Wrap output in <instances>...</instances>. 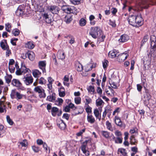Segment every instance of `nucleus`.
I'll return each mask as SVG.
<instances>
[{"mask_svg": "<svg viewBox=\"0 0 156 156\" xmlns=\"http://www.w3.org/2000/svg\"><path fill=\"white\" fill-rule=\"evenodd\" d=\"M89 34L94 39L98 38L100 41H103L105 37L103 32L98 27H91Z\"/></svg>", "mask_w": 156, "mask_h": 156, "instance_id": "obj_1", "label": "nucleus"}, {"mask_svg": "<svg viewBox=\"0 0 156 156\" xmlns=\"http://www.w3.org/2000/svg\"><path fill=\"white\" fill-rule=\"evenodd\" d=\"M156 3V0H139L138 5L141 8L147 9Z\"/></svg>", "mask_w": 156, "mask_h": 156, "instance_id": "obj_2", "label": "nucleus"}, {"mask_svg": "<svg viewBox=\"0 0 156 156\" xmlns=\"http://www.w3.org/2000/svg\"><path fill=\"white\" fill-rule=\"evenodd\" d=\"M61 9L63 11L68 14L72 13L76 14L78 12L77 9L74 6L63 5Z\"/></svg>", "mask_w": 156, "mask_h": 156, "instance_id": "obj_3", "label": "nucleus"}, {"mask_svg": "<svg viewBox=\"0 0 156 156\" xmlns=\"http://www.w3.org/2000/svg\"><path fill=\"white\" fill-rule=\"evenodd\" d=\"M150 40L151 49L150 54L152 55L153 53L156 51V36L153 35H151Z\"/></svg>", "mask_w": 156, "mask_h": 156, "instance_id": "obj_4", "label": "nucleus"}, {"mask_svg": "<svg viewBox=\"0 0 156 156\" xmlns=\"http://www.w3.org/2000/svg\"><path fill=\"white\" fill-rule=\"evenodd\" d=\"M34 91L38 93L39 96L40 98H44L46 96L44 90L41 86H37L35 87L34 89Z\"/></svg>", "mask_w": 156, "mask_h": 156, "instance_id": "obj_5", "label": "nucleus"}, {"mask_svg": "<svg viewBox=\"0 0 156 156\" xmlns=\"http://www.w3.org/2000/svg\"><path fill=\"white\" fill-rule=\"evenodd\" d=\"M33 80L32 76L30 75H26L23 78V81L27 85L31 84L33 82Z\"/></svg>", "mask_w": 156, "mask_h": 156, "instance_id": "obj_6", "label": "nucleus"}, {"mask_svg": "<svg viewBox=\"0 0 156 156\" xmlns=\"http://www.w3.org/2000/svg\"><path fill=\"white\" fill-rule=\"evenodd\" d=\"M49 11L53 14H57L60 11V8L57 6L51 5L48 8Z\"/></svg>", "mask_w": 156, "mask_h": 156, "instance_id": "obj_7", "label": "nucleus"}, {"mask_svg": "<svg viewBox=\"0 0 156 156\" xmlns=\"http://www.w3.org/2000/svg\"><path fill=\"white\" fill-rule=\"evenodd\" d=\"M30 70L28 68H27L25 66H22L20 69L17 70L16 73L17 75H20L24 73H25L27 72L29 73Z\"/></svg>", "mask_w": 156, "mask_h": 156, "instance_id": "obj_8", "label": "nucleus"}, {"mask_svg": "<svg viewBox=\"0 0 156 156\" xmlns=\"http://www.w3.org/2000/svg\"><path fill=\"white\" fill-rule=\"evenodd\" d=\"M128 56V55L126 51L124 53L118 55L117 60L119 62H123L127 58Z\"/></svg>", "mask_w": 156, "mask_h": 156, "instance_id": "obj_9", "label": "nucleus"}, {"mask_svg": "<svg viewBox=\"0 0 156 156\" xmlns=\"http://www.w3.org/2000/svg\"><path fill=\"white\" fill-rule=\"evenodd\" d=\"M136 16H134L133 15H130L128 19V20L129 23L131 25L135 27L136 25Z\"/></svg>", "mask_w": 156, "mask_h": 156, "instance_id": "obj_10", "label": "nucleus"}, {"mask_svg": "<svg viewBox=\"0 0 156 156\" xmlns=\"http://www.w3.org/2000/svg\"><path fill=\"white\" fill-rule=\"evenodd\" d=\"M4 99L3 101H1L0 100V113H2L4 112L5 113L6 112V110L5 108V105L4 104V102L5 101V98L4 96H3L2 99Z\"/></svg>", "mask_w": 156, "mask_h": 156, "instance_id": "obj_11", "label": "nucleus"}, {"mask_svg": "<svg viewBox=\"0 0 156 156\" xmlns=\"http://www.w3.org/2000/svg\"><path fill=\"white\" fill-rule=\"evenodd\" d=\"M46 63L45 61H40L38 62V67L40 69L42 70L43 73L46 72Z\"/></svg>", "mask_w": 156, "mask_h": 156, "instance_id": "obj_12", "label": "nucleus"}, {"mask_svg": "<svg viewBox=\"0 0 156 156\" xmlns=\"http://www.w3.org/2000/svg\"><path fill=\"white\" fill-rule=\"evenodd\" d=\"M143 19L140 15H137L136 16V25L135 27H138L141 26L143 24Z\"/></svg>", "mask_w": 156, "mask_h": 156, "instance_id": "obj_13", "label": "nucleus"}, {"mask_svg": "<svg viewBox=\"0 0 156 156\" xmlns=\"http://www.w3.org/2000/svg\"><path fill=\"white\" fill-rule=\"evenodd\" d=\"M43 17L44 20L47 23H51L52 22V19L47 13H44L43 15Z\"/></svg>", "mask_w": 156, "mask_h": 156, "instance_id": "obj_14", "label": "nucleus"}, {"mask_svg": "<svg viewBox=\"0 0 156 156\" xmlns=\"http://www.w3.org/2000/svg\"><path fill=\"white\" fill-rule=\"evenodd\" d=\"M0 46L2 49L4 50H5V49L8 48L9 46L7 44L6 40L4 39L1 42Z\"/></svg>", "mask_w": 156, "mask_h": 156, "instance_id": "obj_15", "label": "nucleus"}, {"mask_svg": "<svg viewBox=\"0 0 156 156\" xmlns=\"http://www.w3.org/2000/svg\"><path fill=\"white\" fill-rule=\"evenodd\" d=\"M12 84L13 86L18 87H20L22 85V83L19 80L16 79H13L12 80Z\"/></svg>", "mask_w": 156, "mask_h": 156, "instance_id": "obj_16", "label": "nucleus"}, {"mask_svg": "<svg viewBox=\"0 0 156 156\" xmlns=\"http://www.w3.org/2000/svg\"><path fill=\"white\" fill-rule=\"evenodd\" d=\"M118 55V53L115 49H113L110 51L108 54L109 57L112 58L117 57Z\"/></svg>", "mask_w": 156, "mask_h": 156, "instance_id": "obj_17", "label": "nucleus"}, {"mask_svg": "<svg viewBox=\"0 0 156 156\" xmlns=\"http://www.w3.org/2000/svg\"><path fill=\"white\" fill-rule=\"evenodd\" d=\"M114 121L115 124L118 126L122 127L123 123L120 118L117 116H115Z\"/></svg>", "mask_w": 156, "mask_h": 156, "instance_id": "obj_18", "label": "nucleus"}, {"mask_svg": "<svg viewBox=\"0 0 156 156\" xmlns=\"http://www.w3.org/2000/svg\"><path fill=\"white\" fill-rule=\"evenodd\" d=\"M129 39V37L126 34H123L121 35L119 41L120 42H126Z\"/></svg>", "mask_w": 156, "mask_h": 156, "instance_id": "obj_19", "label": "nucleus"}, {"mask_svg": "<svg viewBox=\"0 0 156 156\" xmlns=\"http://www.w3.org/2000/svg\"><path fill=\"white\" fill-rule=\"evenodd\" d=\"M59 95L60 97H64L66 95L65 90L64 88L62 86L58 88Z\"/></svg>", "mask_w": 156, "mask_h": 156, "instance_id": "obj_20", "label": "nucleus"}, {"mask_svg": "<svg viewBox=\"0 0 156 156\" xmlns=\"http://www.w3.org/2000/svg\"><path fill=\"white\" fill-rule=\"evenodd\" d=\"M87 145H86L82 144L81 147V149L83 153L85 154L86 156H88L90 155L89 151L86 149Z\"/></svg>", "mask_w": 156, "mask_h": 156, "instance_id": "obj_21", "label": "nucleus"}, {"mask_svg": "<svg viewBox=\"0 0 156 156\" xmlns=\"http://www.w3.org/2000/svg\"><path fill=\"white\" fill-rule=\"evenodd\" d=\"M73 19L69 14L66 15L64 19V21L67 24H69L72 21Z\"/></svg>", "mask_w": 156, "mask_h": 156, "instance_id": "obj_22", "label": "nucleus"}, {"mask_svg": "<svg viewBox=\"0 0 156 156\" xmlns=\"http://www.w3.org/2000/svg\"><path fill=\"white\" fill-rule=\"evenodd\" d=\"M27 55L28 58L31 61H33L34 60L35 57L34 53L33 51H29L27 53Z\"/></svg>", "mask_w": 156, "mask_h": 156, "instance_id": "obj_23", "label": "nucleus"}, {"mask_svg": "<svg viewBox=\"0 0 156 156\" xmlns=\"http://www.w3.org/2000/svg\"><path fill=\"white\" fill-rule=\"evenodd\" d=\"M32 74L34 77L38 79V78L40 76L41 74V73L38 70L35 69L33 71Z\"/></svg>", "mask_w": 156, "mask_h": 156, "instance_id": "obj_24", "label": "nucleus"}, {"mask_svg": "<svg viewBox=\"0 0 156 156\" xmlns=\"http://www.w3.org/2000/svg\"><path fill=\"white\" fill-rule=\"evenodd\" d=\"M96 104L97 107H101L103 106L104 102L101 98H98L96 100Z\"/></svg>", "mask_w": 156, "mask_h": 156, "instance_id": "obj_25", "label": "nucleus"}, {"mask_svg": "<svg viewBox=\"0 0 156 156\" xmlns=\"http://www.w3.org/2000/svg\"><path fill=\"white\" fill-rule=\"evenodd\" d=\"M87 120L88 122L91 124L94 123L95 121V119L91 115H87Z\"/></svg>", "mask_w": 156, "mask_h": 156, "instance_id": "obj_26", "label": "nucleus"}, {"mask_svg": "<svg viewBox=\"0 0 156 156\" xmlns=\"http://www.w3.org/2000/svg\"><path fill=\"white\" fill-rule=\"evenodd\" d=\"M75 65L76 70L78 71L81 72L83 70V66L79 62H76Z\"/></svg>", "mask_w": 156, "mask_h": 156, "instance_id": "obj_27", "label": "nucleus"}, {"mask_svg": "<svg viewBox=\"0 0 156 156\" xmlns=\"http://www.w3.org/2000/svg\"><path fill=\"white\" fill-rule=\"evenodd\" d=\"M57 125L58 127L62 130H63L65 129L66 127V124L64 122L63 120H61L59 123L57 124Z\"/></svg>", "mask_w": 156, "mask_h": 156, "instance_id": "obj_28", "label": "nucleus"}, {"mask_svg": "<svg viewBox=\"0 0 156 156\" xmlns=\"http://www.w3.org/2000/svg\"><path fill=\"white\" fill-rule=\"evenodd\" d=\"M57 56L59 59H64L65 58L64 53L61 51H58L57 54Z\"/></svg>", "mask_w": 156, "mask_h": 156, "instance_id": "obj_29", "label": "nucleus"}, {"mask_svg": "<svg viewBox=\"0 0 156 156\" xmlns=\"http://www.w3.org/2000/svg\"><path fill=\"white\" fill-rule=\"evenodd\" d=\"M55 94H52L48 96L47 98V100L49 101H53L55 99Z\"/></svg>", "mask_w": 156, "mask_h": 156, "instance_id": "obj_30", "label": "nucleus"}, {"mask_svg": "<svg viewBox=\"0 0 156 156\" xmlns=\"http://www.w3.org/2000/svg\"><path fill=\"white\" fill-rule=\"evenodd\" d=\"M149 38V36L147 34H146L144 36L141 42V47L144 44L145 42L147 41Z\"/></svg>", "mask_w": 156, "mask_h": 156, "instance_id": "obj_31", "label": "nucleus"}, {"mask_svg": "<svg viewBox=\"0 0 156 156\" xmlns=\"http://www.w3.org/2000/svg\"><path fill=\"white\" fill-rule=\"evenodd\" d=\"M5 29L9 32H10L11 31V28L12 27V25L11 23H6L5 24Z\"/></svg>", "mask_w": 156, "mask_h": 156, "instance_id": "obj_32", "label": "nucleus"}, {"mask_svg": "<svg viewBox=\"0 0 156 156\" xmlns=\"http://www.w3.org/2000/svg\"><path fill=\"white\" fill-rule=\"evenodd\" d=\"M12 76L11 75H7L5 76V78L6 82L8 84H9L11 81Z\"/></svg>", "mask_w": 156, "mask_h": 156, "instance_id": "obj_33", "label": "nucleus"}, {"mask_svg": "<svg viewBox=\"0 0 156 156\" xmlns=\"http://www.w3.org/2000/svg\"><path fill=\"white\" fill-rule=\"evenodd\" d=\"M23 10L19 6L16 12V14L18 16H21L23 14Z\"/></svg>", "mask_w": 156, "mask_h": 156, "instance_id": "obj_34", "label": "nucleus"}, {"mask_svg": "<svg viewBox=\"0 0 156 156\" xmlns=\"http://www.w3.org/2000/svg\"><path fill=\"white\" fill-rule=\"evenodd\" d=\"M63 102V100L62 99L58 98L57 100L55 101V104L58 106L60 105H62Z\"/></svg>", "mask_w": 156, "mask_h": 156, "instance_id": "obj_35", "label": "nucleus"}, {"mask_svg": "<svg viewBox=\"0 0 156 156\" xmlns=\"http://www.w3.org/2000/svg\"><path fill=\"white\" fill-rule=\"evenodd\" d=\"M58 111V109L56 107H53L51 109V114L53 116H55L56 115V113Z\"/></svg>", "mask_w": 156, "mask_h": 156, "instance_id": "obj_36", "label": "nucleus"}, {"mask_svg": "<svg viewBox=\"0 0 156 156\" xmlns=\"http://www.w3.org/2000/svg\"><path fill=\"white\" fill-rule=\"evenodd\" d=\"M101 133L103 136L106 138H108L109 136V133L108 132L105 131H102Z\"/></svg>", "mask_w": 156, "mask_h": 156, "instance_id": "obj_37", "label": "nucleus"}, {"mask_svg": "<svg viewBox=\"0 0 156 156\" xmlns=\"http://www.w3.org/2000/svg\"><path fill=\"white\" fill-rule=\"evenodd\" d=\"M79 23L81 26H84L86 24V21L83 18H81L79 21Z\"/></svg>", "mask_w": 156, "mask_h": 156, "instance_id": "obj_38", "label": "nucleus"}, {"mask_svg": "<svg viewBox=\"0 0 156 156\" xmlns=\"http://www.w3.org/2000/svg\"><path fill=\"white\" fill-rule=\"evenodd\" d=\"M94 113L95 117L97 118H98L99 120H100L101 119V116H100V118H99V111L97 109H94Z\"/></svg>", "mask_w": 156, "mask_h": 156, "instance_id": "obj_39", "label": "nucleus"}, {"mask_svg": "<svg viewBox=\"0 0 156 156\" xmlns=\"http://www.w3.org/2000/svg\"><path fill=\"white\" fill-rule=\"evenodd\" d=\"M26 47L30 49H32L34 47V46L32 42L30 41L26 44Z\"/></svg>", "mask_w": 156, "mask_h": 156, "instance_id": "obj_40", "label": "nucleus"}, {"mask_svg": "<svg viewBox=\"0 0 156 156\" xmlns=\"http://www.w3.org/2000/svg\"><path fill=\"white\" fill-rule=\"evenodd\" d=\"M25 96L23 94H21L19 92H17V93L16 95V99L18 100L21 99L23 98V97H25Z\"/></svg>", "mask_w": 156, "mask_h": 156, "instance_id": "obj_41", "label": "nucleus"}, {"mask_svg": "<svg viewBox=\"0 0 156 156\" xmlns=\"http://www.w3.org/2000/svg\"><path fill=\"white\" fill-rule=\"evenodd\" d=\"M106 125L107 128V129L111 131H113V129L112 128L111 124L108 121H107L106 122Z\"/></svg>", "mask_w": 156, "mask_h": 156, "instance_id": "obj_42", "label": "nucleus"}, {"mask_svg": "<svg viewBox=\"0 0 156 156\" xmlns=\"http://www.w3.org/2000/svg\"><path fill=\"white\" fill-rule=\"evenodd\" d=\"M87 89L89 92L91 93L92 94H94V87L90 86L87 88Z\"/></svg>", "mask_w": 156, "mask_h": 156, "instance_id": "obj_43", "label": "nucleus"}, {"mask_svg": "<svg viewBox=\"0 0 156 156\" xmlns=\"http://www.w3.org/2000/svg\"><path fill=\"white\" fill-rule=\"evenodd\" d=\"M19 33L20 30L17 29H14L12 31V34L15 36L18 35Z\"/></svg>", "mask_w": 156, "mask_h": 156, "instance_id": "obj_44", "label": "nucleus"}, {"mask_svg": "<svg viewBox=\"0 0 156 156\" xmlns=\"http://www.w3.org/2000/svg\"><path fill=\"white\" fill-rule=\"evenodd\" d=\"M17 92L15 91V90H12L11 94H10V96L11 98L13 99L16 98Z\"/></svg>", "mask_w": 156, "mask_h": 156, "instance_id": "obj_45", "label": "nucleus"}, {"mask_svg": "<svg viewBox=\"0 0 156 156\" xmlns=\"http://www.w3.org/2000/svg\"><path fill=\"white\" fill-rule=\"evenodd\" d=\"M91 109L92 108L90 107L88 105L87 106V107L85 109V110L87 113L88 115H90V114L92 112Z\"/></svg>", "mask_w": 156, "mask_h": 156, "instance_id": "obj_46", "label": "nucleus"}, {"mask_svg": "<svg viewBox=\"0 0 156 156\" xmlns=\"http://www.w3.org/2000/svg\"><path fill=\"white\" fill-rule=\"evenodd\" d=\"M81 1V0H70V2L72 4L77 5L80 3Z\"/></svg>", "mask_w": 156, "mask_h": 156, "instance_id": "obj_47", "label": "nucleus"}, {"mask_svg": "<svg viewBox=\"0 0 156 156\" xmlns=\"http://www.w3.org/2000/svg\"><path fill=\"white\" fill-rule=\"evenodd\" d=\"M6 119L8 123L10 125H12L14 123L13 121L10 119V117L9 115L6 116Z\"/></svg>", "mask_w": 156, "mask_h": 156, "instance_id": "obj_48", "label": "nucleus"}, {"mask_svg": "<svg viewBox=\"0 0 156 156\" xmlns=\"http://www.w3.org/2000/svg\"><path fill=\"white\" fill-rule=\"evenodd\" d=\"M122 137H117L116 139L115 140V143H116L121 144L122 142Z\"/></svg>", "mask_w": 156, "mask_h": 156, "instance_id": "obj_49", "label": "nucleus"}, {"mask_svg": "<svg viewBox=\"0 0 156 156\" xmlns=\"http://www.w3.org/2000/svg\"><path fill=\"white\" fill-rule=\"evenodd\" d=\"M33 150L35 152H38L40 150V148L35 146H33L32 147Z\"/></svg>", "mask_w": 156, "mask_h": 156, "instance_id": "obj_50", "label": "nucleus"}, {"mask_svg": "<svg viewBox=\"0 0 156 156\" xmlns=\"http://www.w3.org/2000/svg\"><path fill=\"white\" fill-rule=\"evenodd\" d=\"M46 83V80L42 77L40 78L39 80V83L40 84L43 85L45 84Z\"/></svg>", "mask_w": 156, "mask_h": 156, "instance_id": "obj_51", "label": "nucleus"}, {"mask_svg": "<svg viewBox=\"0 0 156 156\" xmlns=\"http://www.w3.org/2000/svg\"><path fill=\"white\" fill-rule=\"evenodd\" d=\"M43 147L45 148L47 153H49L50 152V150L49 148L48 147L47 144L44 142Z\"/></svg>", "mask_w": 156, "mask_h": 156, "instance_id": "obj_52", "label": "nucleus"}, {"mask_svg": "<svg viewBox=\"0 0 156 156\" xmlns=\"http://www.w3.org/2000/svg\"><path fill=\"white\" fill-rule=\"evenodd\" d=\"M118 152L122 154L124 156H126L125 150L124 149H119L118 150Z\"/></svg>", "mask_w": 156, "mask_h": 156, "instance_id": "obj_53", "label": "nucleus"}, {"mask_svg": "<svg viewBox=\"0 0 156 156\" xmlns=\"http://www.w3.org/2000/svg\"><path fill=\"white\" fill-rule=\"evenodd\" d=\"M108 61L107 60H105L103 62V66L104 69L106 68L108 66Z\"/></svg>", "mask_w": 156, "mask_h": 156, "instance_id": "obj_54", "label": "nucleus"}, {"mask_svg": "<svg viewBox=\"0 0 156 156\" xmlns=\"http://www.w3.org/2000/svg\"><path fill=\"white\" fill-rule=\"evenodd\" d=\"M109 83L112 88L114 89H116L117 88L116 85L114 82H112V81H109Z\"/></svg>", "mask_w": 156, "mask_h": 156, "instance_id": "obj_55", "label": "nucleus"}, {"mask_svg": "<svg viewBox=\"0 0 156 156\" xmlns=\"http://www.w3.org/2000/svg\"><path fill=\"white\" fill-rule=\"evenodd\" d=\"M81 99L80 97H76L75 98V101L77 104H80L81 103Z\"/></svg>", "mask_w": 156, "mask_h": 156, "instance_id": "obj_56", "label": "nucleus"}, {"mask_svg": "<svg viewBox=\"0 0 156 156\" xmlns=\"http://www.w3.org/2000/svg\"><path fill=\"white\" fill-rule=\"evenodd\" d=\"M5 50H6V56L7 57H9V55L11 54L10 50L9 49V48L8 47V48L5 49Z\"/></svg>", "mask_w": 156, "mask_h": 156, "instance_id": "obj_57", "label": "nucleus"}, {"mask_svg": "<svg viewBox=\"0 0 156 156\" xmlns=\"http://www.w3.org/2000/svg\"><path fill=\"white\" fill-rule=\"evenodd\" d=\"M86 101V102L85 103L86 105H88V104L90 103L92 101L91 99L88 97H87L85 99Z\"/></svg>", "mask_w": 156, "mask_h": 156, "instance_id": "obj_58", "label": "nucleus"}, {"mask_svg": "<svg viewBox=\"0 0 156 156\" xmlns=\"http://www.w3.org/2000/svg\"><path fill=\"white\" fill-rule=\"evenodd\" d=\"M68 106L70 108L73 109V110H75L76 108V107L72 103H70Z\"/></svg>", "mask_w": 156, "mask_h": 156, "instance_id": "obj_59", "label": "nucleus"}, {"mask_svg": "<svg viewBox=\"0 0 156 156\" xmlns=\"http://www.w3.org/2000/svg\"><path fill=\"white\" fill-rule=\"evenodd\" d=\"M109 24L112 26L113 27H115L116 26V24L115 23V21H112L111 20H109Z\"/></svg>", "mask_w": 156, "mask_h": 156, "instance_id": "obj_60", "label": "nucleus"}, {"mask_svg": "<svg viewBox=\"0 0 156 156\" xmlns=\"http://www.w3.org/2000/svg\"><path fill=\"white\" fill-rule=\"evenodd\" d=\"M115 135L117 136V137H122V134L121 132H120L118 130H116L115 132Z\"/></svg>", "mask_w": 156, "mask_h": 156, "instance_id": "obj_61", "label": "nucleus"}, {"mask_svg": "<svg viewBox=\"0 0 156 156\" xmlns=\"http://www.w3.org/2000/svg\"><path fill=\"white\" fill-rule=\"evenodd\" d=\"M20 144L22 147H26L27 145V142L26 140H23L20 143Z\"/></svg>", "mask_w": 156, "mask_h": 156, "instance_id": "obj_62", "label": "nucleus"}, {"mask_svg": "<svg viewBox=\"0 0 156 156\" xmlns=\"http://www.w3.org/2000/svg\"><path fill=\"white\" fill-rule=\"evenodd\" d=\"M37 143L38 145H41L42 144L44 145V143L42 140L41 139H37Z\"/></svg>", "mask_w": 156, "mask_h": 156, "instance_id": "obj_63", "label": "nucleus"}, {"mask_svg": "<svg viewBox=\"0 0 156 156\" xmlns=\"http://www.w3.org/2000/svg\"><path fill=\"white\" fill-rule=\"evenodd\" d=\"M130 144L132 145H135L137 143V141L136 140L135 138H133L130 140Z\"/></svg>", "mask_w": 156, "mask_h": 156, "instance_id": "obj_64", "label": "nucleus"}]
</instances>
